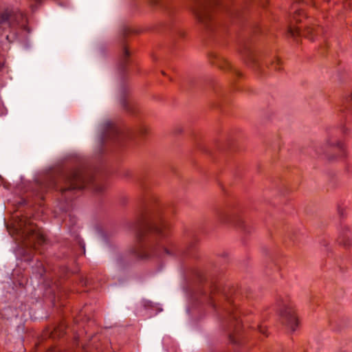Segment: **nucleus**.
<instances>
[{
	"label": "nucleus",
	"mask_w": 352,
	"mask_h": 352,
	"mask_svg": "<svg viewBox=\"0 0 352 352\" xmlns=\"http://www.w3.org/2000/svg\"><path fill=\"white\" fill-rule=\"evenodd\" d=\"M137 243L132 253L139 259H146L170 253L164 241L168 236V225L161 217L143 219L135 226Z\"/></svg>",
	"instance_id": "f257e3e1"
},
{
	"label": "nucleus",
	"mask_w": 352,
	"mask_h": 352,
	"mask_svg": "<svg viewBox=\"0 0 352 352\" xmlns=\"http://www.w3.org/2000/svg\"><path fill=\"white\" fill-rule=\"evenodd\" d=\"M52 188H54L65 195L67 192L80 190L91 186L96 193H101L107 188L105 182L98 180L93 175L87 173L83 169L77 168L62 173L56 179H52Z\"/></svg>",
	"instance_id": "f03ea898"
},
{
	"label": "nucleus",
	"mask_w": 352,
	"mask_h": 352,
	"mask_svg": "<svg viewBox=\"0 0 352 352\" xmlns=\"http://www.w3.org/2000/svg\"><path fill=\"white\" fill-rule=\"evenodd\" d=\"M27 23L26 15L17 8L9 7L0 12V33L14 30L17 26L30 32V30Z\"/></svg>",
	"instance_id": "7ed1b4c3"
},
{
	"label": "nucleus",
	"mask_w": 352,
	"mask_h": 352,
	"mask_svg": "<svg viewBox=\"0 0 352 352\" xmlns=\"http://www.w3.org/2000/svg\"><path fill=\"white\" fill-rule=\"evenodd\" d=\"M217 0H192L190 9L199 23L208 27L212 21V12Z\"/></svg>",
	"instance_id": "20e7f679"
},
{
	"label": "nucleus",
	"mask_w": 352,
	"mask_h": 352,
	"mask_svg": "<svg viewBox=\"0 0 352 352\" xmlns=\"http://www.w3.org/2000/svg\"><path fill=\"white\" fill-rule=\"evenodd\" d=\"M283 324L290 331H295L299 322L296 315L294 306L288 297H280L277 300Z\"/></svg>",
	"instance_id": "39448f33"
},
{
	"label": "nucleus",
	"mask_w": 352,
	"mask_h": 352,
	"mask_svg": "<svg viewBox=\"0 0 352 352\" xmlns=\"http://www.w3.org/2000/svg\"><path fill=\"white\" fill-rule=\"evenodd\" d=\"M130 53L128 49L124 47L122 50V54L120 60V67L121 69L124 68L127 63V59L129 57Z\"/></svg>",
	"instance_id": "423d86ee"
},
{
	"label": "nucleus",
	"mask_w": 352,
	"mask_h": 352,
	"mask_svg": "<svg viewBox=\"0 0 352 352\" xmlns=\"http://www.w3.org/2000/svg\"><path fill=\"white\" fill-rule=\"evenodd\" d=\"M245 53L247 54V63L256 65L257 60L252 52L250 50H247Z\"/></svg>",
	"instance_id": "0eeeda50"
},
{
	"label": "nucleus",
	"mask_w": 352,
	"mask_h": 352,
	"mask_svg": "<svg viewBox=\"0 0 352 352\" xmlns=\"http://www.w3.org/2000/svg\"><path fill=\"white\" fill-rule=\"evenodd\" d=\"M345 108L350 111L352 116V93L348 95L344 100Z\"/></svg>",
	"instance_id": "6e6552de"
},
{
	"label": "nucleus",
	"mask_w": 352,
	"mask_h": 352,
	"mask_svg": "<svg viewBox=\"0 0 352 352\" xmlns=\"http://www.w3.org/2000/svg\"><path fill=\"white\" fill-rule=\"evenodd\" d=\"M32 231H33V232H34V230L32 229ZM32 234H33V236H35V238L36 239L37 242L39 244H42V243H45V236H44L43 234H42L40 232H35V233H33Z\"/></svg>",
	"instance_id": "1a4fd4ad"
},
{
	"label": "nucleus",
	"mask_w": 352,
	"mask_h": 352,
	"mask_svg": "<svg viewBox=\"0 0 352 352\" xmlns=\"http://www.w3.org/2000/svg\"><path fill=\"white\" fill-rule=\"evenodd\" d=\"M218 65L219 67L224 69L231 68L230 63L227 60L223 58L219 60Z\"/></svg>",
	"instance_id": "9d476101"
},
{
	"label": "nucleus",
	"mask_w": 352,
	"mask_h": 352,
	"mask_svg": "<svg viewBox=\"0 0 352 352\" xmlns=\"http://www.w3.org/2000/svg\"><path fill=\"white\" fill-rule=\"evenodd\" d=\"M271 67L274 69L275 70H280L281 69V63L279 58H276L275 60L272 63Z\"/></svg>",
	"instance_id": "9b49d317"
},
{
	"label": "nucleus",
	"mask_w": 352,
	"mask_h": 352,
	"mask_svg": "<svg viewBox=\"0 0 352 352\" xmlns=\"http://www.w3.org/2000/svg\"><path fill=\"white\" fill-rule=\"evenodd\" d=\"M288 34L293 37H295L296 36L300 34V30L298 28H290L288 30Z\"/></svg>",
	"instance_id": "f8f14e48"
},
{
	"label": "nucleus",
	"mask_w": 352,
	"mask_h": 352,
	"mask_svg": "<svg viewBox=\"0 0 352 352\" xmlns=\"http://www.w3.org/2000/svg\"><path fill=\"white\" fill-rule=\"evenodd\" d=\"M320 31V29L318 28L317 29L315 28H308L307 29V33L310 34V39H314V36L315 34H318Z\"/></svg>",
	"instance_id": "ddd939ff"
},
{
	"label": "nucleus",
	"mask_w": 352,
	"mask_h": 352,
	"mask_svg": "<svg viewBox=\"0 0 352 352\" xmlns=\"http://www.w3.org/2000/svg\"><path fill=\"white\" fill-rule=\"evenodd\" d=\"M219 219H220V220L221 221L226 222L227 221H228V218L227 217V214H224V212H221L219 214Z\"/></svg>",
	"instance_id": "4468645a"
},
{
	"label": "nucleus",
	"mask_w": 352,
	"mask_h": 352,
	"mask_svg": "<svg viewBox=\"0 0 352 352\" xmlns=\"http://www.w3.org/2000/svg\"><path fill=\"white\" fill-rule=\"evenodd\" d=\"M339 243H342L345 247H349L351 244V241L349 239H347L346 241H344V239H339Z\"/></svg>",
	"instance_id": "2eb2a0df"
},
{
	"label": "nucleus",
	"mask_w": 352,
	"mask_h": 352,
	"mask_svg": "<svg viewBox=\"0 0 352 352\" xmlns=\"http://www.w3.org/2000/svg\"><path fill=\"white\" fill-rule=\"evenodd\" d=\"M147 131H148V129H147L146 126H140V128L139 129V133L141 135H144V134H146L147 133Z\"/></svg>",
	"instance_id": "dca6fc26"
},
{
	"label": "nucleus",
	"mask_w": 352,
	"mask_h": 352,
	"mask_svg": "<svg viewBox=\"0 0 352 352\" xmlns=\"http://www.w3.org/2000/svg\"><path fill=\"white\" fill-rule=\"evenodd\" d=\"M258 329L260 333H261L264 335H266L267 329L265 327H263L262 325H259V326H258Z\"/></svg>",
	"instance_id": "f3484780"
},
{
	"label": "nucleus",
	"mask_w": 352,
	"mask_h": 352,
	"mask_svg": "<svg viewBox=\"0 0 352 352\" xmlns=\"http://www.w3.org/2000/svg\"><path fill=\"white\" fill-rule=\"evenodd\" d=\"M234 336H235L233 335V334H230L229 335V340H230V342H232V343H236L237 342L236 338H235Z\"/></svg>",
	"instance_id": "a211bd4d"
},
{
	"label": "nucleus",
	"mask_w": 352,
	"mask_h": 352,
	"mask_svg": "<svg viewBox=\"0 0 352 352\" xmlns=\"http://www.w3.org/2000/svg\"><path fill=\"white\" fill-rule=\"evenodd\" d=\"M302 14H303V12L302 10H298L297 12H296L295 15L294 16V19L296 21H298L299 20L297 19V15H301Z\"/></svg>",
	"instance_id": "6ab92c4d"
},
{
	"label": "nucleus",
	"mask_w": 352,
	"mask_h": 352,
	"mask_svg": "<svg viewBox=\"0 0 352 352\" xmlns=\"http://www.w3.org/2000/svg\"><path fill=\"white\" fill-rule=\"evenodd\" d=\"M219 289L217 287H215L212 289V291L211 292V294H210V301L212 300L213 298H214V293L216 292V291H218Z\"/></svg>",
	"instance_id": "aec40b11"
},
{
	"label": "nucleus",
	"mask_w": 352,
	"mask_h": 352,
	"mask_svg": "<svg viewBox=\"0 0 352 352\" xmlns=\"http://www.w3.org/2000/svg\"><path fill=\"white\" fill-rule=\"evenodd\" d=\"M72 192H73V191L67 192H66L65 195H63V194H62V195H63V196H64L65 198L69 199L70 197H67V194H70V193H72Z\"/></svg>",
	"instance_id": "412c9836"
},
{
	"label": "nucleus",
	"mask_w": 352,
	"mask_h": 352,
	"mask_svg": "<svg viewBox=\"0 0 352 352\" xmlns=\"http://www.w3.org/2000/svg\"><path fill=\"white\" fill-rule=\"evenodd\" d=\"M31 1H34L36 4L40 3L41 0H30Z\"/></svg>",
	"instance_id": "4be33fe9"
},
{
	"label": "nucleus",
	"mask_w": 352,
	"mask_h": 352,
	"mask_svg": "<svg viewBox=\"0 0 352 352\" xmlns=\"http://www.w3.org/2000/svg\"><path fill=\"white\" fill-rule=\"evenodd\" d=\"M84 352H89L88 350V346H83Z\"/></svg>",
	"instance_id": "5701e85b"
},
{
	"label": "nucleus",
	"mask_w": 352,
	"mask_h": 352,
	"mask_svg": "<svg viewBox=\"0 0 352 352\" xmlns=\"http://www.w3.org/2000/svg\"><path fill=\"white\" fill-rule=\"evenodd\" d=\"M151 3L153 5H156L157 3V0H154L153 1L151 2Z\"/></svg>",
	"instance_id": "b1692460"
},
{
	"label": "nucleus",
	"mask_w": 352,
	"mask_h": 352,
	"mask_svg": "<svg viewBox=\"0 0 352 352\" xmlns=\"http://www.w3.org/2000/svg\"><path fill=\"white\" fill-rule=\"evenodd\" d=\"M107 125L109 127H113V126H112V124H111V123H110V122H107Z\"/></svg>",
	"instance_id": "393cba45"
},
{
	"label": "nucleus",
	"mask_w": 352,
	"mask_h": 352,
	"mask_svg": "<svg viewBox=\"0 0 352 352\" xmlns=\"http://www.w3.org/2000/svg\"><path fill=\"white\" fill-rule=\"evenodd\" d=\"M232 319H233V320H236V316H232Z\"/></svg>",
	"instance_id": "a878e982"
},
{
	"label": "nucleus",
	"mask_w": 352,
	"mask_h": 352,
	"mask_svg": "<svg viewBox=\"0 0 352 352\" xmlns=\"http://www.w3.org/2000/svg\"><path fill=\"white\" fill-rule=\"evenodd\" d=\"M6 38H7V40H9V36L8 35L6 36Z\"/></svg>",
	"instance_id": "bb28decb"
},
{
	"label": "nucleus",
	"mask_w": 352,
	"mask_h": 352,
	"mask_svg": "<svg viewBox=\"0 0 352 352\" xmlns=\"http://www.w3.org/2000/svg\"><path fill=\"white\" fill-rule=\"evenodd\" d=\"M123 106H124V107H125V106H126V104H125V103H124V101H123Z\"/></svg>",
	"instance_id": "cd10ccee"
},
{
	"label": "nucleus",
	"mask_w": 352,
	"mask_h": 352,
	"mask_svg": "<svg viewBox=\"0 0 352 352\" xmlns=\"http://www.w3.org/2000/svg\"><path fill=\"white\" fill-rule=\"evenodd\" d=\"M48 352H52V351H48Z\"/></svg>",
	"instance_id": "c85d7f7f"
}]
</instances>
